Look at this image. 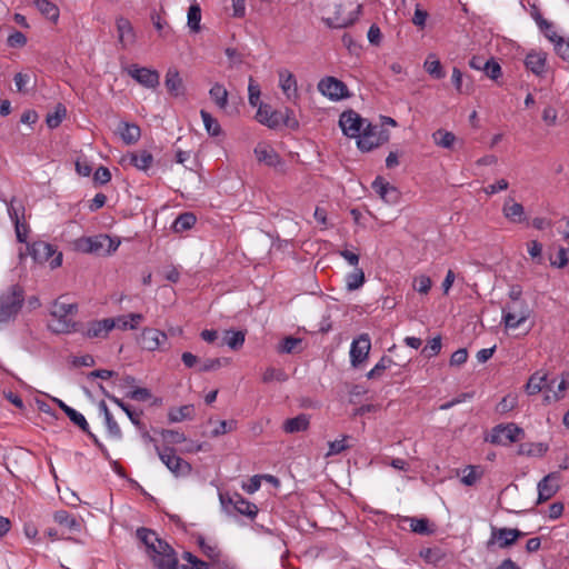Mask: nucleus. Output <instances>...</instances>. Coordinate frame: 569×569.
Returning <instances> with one entry per match:
<instances>
[{"instance_id":"f257e3e1","label":"nucleus","mask_w":569,"mask_h":569,"mask_svg":"<svg viewBox=\"0 0 569 569\" xmlns=\"http://www.w3.org/2000/svg\"><path fill=\"white\" fill-rule=\"evenodd\" d=\"M24 291L19 284L10 286L0 295V322L14 319L22 308Z\"/></svg>"},{"instance_id":"f03ea898","label":"nucleus","mask_w":569,"mask_h":569,"mask_svg":"<svg viewBox=\"0 0 569 569\" xmlns=\"http://www.w3.org/2000/svg\"><path fill=\"white\" fill-rule=\"evenodd\" d=\"M293 112L289 108L282 110H272L268 104H260L257 111V119L260 123L276 129L281 124L288 128H298V121L292 117Z\"/></svg>"},{"instance_id":"7ed1b4c3","label":"nucleus","mask_w":569,"mask_h":569,"mask_svg":"<svg viewBox=\"0 0 569 569\" xmlns=\"http://www.w3.org/2000/svg\"><path fill=\"white\" fill-rule=\"evenodd\" d=\"M77 309L76 303H64L60 300H56L50 310V316L53 318L52 322L49 325L50 329L57 333L70 332L74 326L70 316L76 313Z\"/></svg>"},{"instance_id":"20e7f679","label":"nucleus","mask_w":569,"mask_h":569,"mask_svg":"<svg viewBox=\"0 0 569 569\" xmlns=\"http://www.w3.org/2000/svg\"><path fill=\"white\" fill-rule=\"evenodd\" d=\"M156 452L161 462L170 470L177 478L188 477L192 472V466L177 455V451L171 446L160 448L154 445Z\"/></svg>"},{"instance_id":"39448f33","label":"nucleus","mask_w":569,"mask_h":569,"mask_svg":"<svg viewBox=\"0 0 569 569\" xmlns=\"http://www.w3.org/2000/svg\"><path fill=\"white\" fill-rule=\"evenodd\" d=\"M119 244L120 240L118 239L111 238L108 234H98L80 239L78 247L83 252L102 256L114 252Z\"/></svg>"},{"instance_id":"423d86ee","label":"nucleus","mask_w":569,"mask_h":569,"mask_svg":"<svg viewBox=\"0 0 569 569\" xmlns=\"http://www.w3.org/2000/svg\"><path fill=\"white\" fill-rule=\"evenodd\" d=\"M357 139L358 148L361 151L368 152L385 143L389 139V136L386 131L380 130L378 126H373L367 121Z\"/></svg>"},{"instance_id":"0eeeda50","label":"nucleus","mask_w":569,"mask_h":569,"mask_svg":"<svg viewBox=\"0 0 569 569\" xmlns=\"http://www.w3.org/2000/svg\"><path fill=\"white\" fill-rule=\"evenodd\" d=\"M530 316V309L526 300L508 302L502 308V320L506 328L516 329Z\"/></svg>"},{"instance_id":"6e6552de","label":"nucleus","mask_w":569,"mask_h":569,"mask_svg":"<svg viewBox=\"0 0 569 569\" xmlns=\"http://www.w3.org/2000/svg\"><path fill=\"white\" fill-rule=\"evenodd\" d=\"M29 250L34 261L49 262L51 269L58 268L62 263V253L57 252L56 248L46 241L33 242Z\"/></svg>"},{"instance_id":"1a4fd4ad","label":"nucleus","mask_w":569,"mask_h":569,"mask_svg":"<svg viewBox=\"0 0 569 569\" xmlns=\"http://www.w3.org/2000/svg\"><path fill=\"white\" fill-rule=\"evenodd\" d=\"M318 90L330 100L339 101L350 97L348 87L335 77L322 78L318 82Z\"/></svg>"},{"instance_id":"9d476101","label":"nucleus","mask_w":569,"mask_h":569,"mask_svg":"<svg viewBox=\"0 0 569 569\" xmlns=\"http://www.w3.org/2000/svg\"><path fill=\"white\" fill-rule=\"evenodd\" d=\"M522 435L523 430L515 423L498 425L492 429L488 441L493 445H507L518 441Z\"/></svg>"},{"instance_id":"9b49d317","label":"nucleus","mask_w":569,"mask_h":569,"mask_svg":"<svg viewBox=\"0 0 569 569\" xmlns=\"http://www.w3.org/2000/svg\"><path fill=\"white\" fill-rule=\"evenodd\" d=\"M367 120L361 118L359 113L353 110H348L341 113L339 126L342 132L349 138H357Z\"/></svg>"},{"instance_id":"f8f14e48","label":"nucleus","mask_w":569,"mask_h":569,"mask_svg":"<svg viewBox=\"0 0 569 569\" xmlns=\"http://www.w3.org/2000/svg\"><path fill=\"white\" fill-rule=\"evenodd\" d=\"M128 74L146 88L154 89L159 86V72L138 64H131L127 69Z\"/></svg>"},{"instance_id":"ddd939ff","label":"nucleus","mask_w":569,"mask_h":569,"mask_svg":"<svg viewBox=\"0 0 569 569\" xmlns=\"http://www.w3.org/2000/svg\"><path fill=\"white\" fill-rule=\"evenodd\" d=\"M137 537L148 548V551L150 552V557L153 561V565H156L157 557L162 556V553H161L162 548H160V547H163L164 545H169V543L161 540L154 531L147 529V528L138 529Z\"/></svg>"},{"instance_id":"4468645a","label":"nucleus","mask_w":569,"mask_h":569,"mask_svg":"<svg viewBox=\"0 0 569 569\" xmlns=\"http://www.w3.org/2000/svg\"><path fill=\"white\" fill-rule=\"evenodd\" d=\"M371 349V340L368 333L360 335L355 339L350 347V362L353 367L362 363Z\"/></svg>"},{"instance_id":"2eb2a0df","label":"nucleus","mask_w":569,"mask_h":569,"mask_svg":"<svg viewBox=\"0 0 569 569\" xmlns=\"http://www.w3.org/2000/svg\"><path fill=\"white\" fill-rule=\"evenodd\" d=\"M167 335L154 328H144L139 337V343L142 349L154 351L159 349L166 341Z\"/></svg>"},{"instance_id":"dca6fc26","label":"nucleus","mask_w":569,"mask_h":569,"mask_svg":"<svg viewBox=\"0 0 569 569\" xmlns=\"http://www.w3.org/2000/svg\"><path fill=\"white\" fill-rule=\"evenodd\" d=\"M559 476L557 472H550L538 482L537 503L546 502L551 499L559 490Z\"/></svg>"},{"instance_id":"f3484780","label":"nucleus","mask_w":569,"mask_h":569,"mask_svg":"<svg viewBox=\"0 0 569 569\" xmlns=\"http://www.w3.org/2000/svg\"><path fill=\"white\" fill-rule=\"evenodd\" d=\"M371 187L387 203L395 204L400 199V192L398 191V189L395 186L387 182L382 177H377L373 180Z\"/></svg>"},{"instance_id":"a211bd4d","label":"nucleus","mask_w":569,"mask_h":569,"mask_svg":"<svg viewBox=\"0 0 569 569\" xmlns=\"http://www.w3.org/2000/svg\"><path fill=\"white\" fill-rule=\"evenodd\" d=\"M122 164H130L138 170L147 171L151 168L153 163L152 154L147 150H138L133 152H129L121 159Z\"/></svg>"},{"instance_id":"6ab92c4d","label":"nucleus","mask_w":569,"mask_h":569,"mask_svg":"<svg viewBox=\"0 0 569 569\" xmlns=\"http://www.w3.org/2000/svg\"><path fill=\"white\" fill-rule=\"evenodd\" d=\"M162 548V556L156 559V569H192L188 565H179L177 552L170 545H164Z\"/></svg>"},{"instance_id":"aec40b11","label":"nucleus","mask_w":569,"mask_h":569,"mask_svg":"<svg viewBox=\"0 0 569 569\" xmlns=\"http://www.w3.org/2000/svg\"><path fill=\"white\" fill-rule=\"evenodd\" d=\"M119 43L123 49L132 46L136 42V32L132 23L124 17H119L116 20Z\"/></svg>"},{"instance_id":"412c9836","label":"nucleus","mask_w":569,"mask_h":569,"mask_svg":"<svg viewBox=\"0 0 569 569\" xmlns=\"http://www.w3.org/2000/svg\"><path fill=\"white\" fill-rule=\"evenodd\" d=\"M114 328H116V323L112 318L93 320V321L88 322L86 336L91 339L107 338L109 332Z\"/></svg>"},{"instance_id":"4be33fe9","label":"nucleus","mask_w":569,"mask_h":569,"mask_svg":"<svg viewBox=\"0 0 569 569\" xmlns=\"http://www.w3.org/2000/svg\"><path fill=\"white\" fill-rule=\"evenodd\" d=\"M503 217L513 223H520L526 220L525 208L521 203L516 202L513 198L508 197L502 206Z\"/></svg>"},{"instance_id":"5701e85b","label":"nucleus","mask_w":569,"mask_h":569,"mask_svg":"<svg viewBox=\"0 0 569 569\" xmlns=\"http://www.w3.org/2000/svg\"><path fill=\"white\" fill-rule=\"evenodd\" d=\"M253 152L257 160L268 167H277L281 163V159L276 150L266 143H259Z\"/></svg>"},{"instance_id":"b1692460","label":"nucleus","mask_w":569,"mask_h":569,"mask_svg":"<svg viewBox=\"0 0 569 569\" xmlns=\"http://www.w3.org/2000/svg\"><path fill=\"white\" fill-rule=\"evenodd\" d=\"M228 502L234 508L240 515L247 516L253 519L258 513V507L246 500L241 495L233 493L228 498Z\"/></svg>"},{"instance_id":"393cba45","label":"nucleus","mask_w":569,"mask_h":569,"mask_svg":"<svg viewBox=\"0 0 569 569\" xmlns=\"http://www.w3.org/2000/svg\"><path fill=\"white\" fill-rule=\"evenodd\" d=\"M547 54L541 51H531L526 56L525 64L536 76H542L546 72Z\"/></svg>"},{"instance_id":"a878e982","label":"nucleus","mask_w":569,"mask_h":569,"mask_svg":"<svg viewBox=\"0 0 569 569\" xmlns=\"http://www.w3.org/2000/svg\"><path fill=\"white\" fill-rule=\"evenodd\" d=\"M166 88L171 96L179 97L184 93V87L179 71L176 68H169L164 80Z\"/></svg>"},{"instance_id":"bb28decb","label":"nucleus","mask_w":569,"mask_h":569,"mask_svg":"<svg viewBox=\"0 0 569 569\" xmlns=\"http://www.w3.org/2000/svg\"><path fill=\"white\" fill-rule=\"evenodd\" d=\"M53 518L69 533H78L81 530V522L67 510L57 511Z\"/></svg>"},{"instance_id":"cd10ccee","label":"nucleus","mask_w":569,"mask_h":569,"mask_svg":"<svg viewBox=\"0 0 569 569\" xmlns=\"http://www.w3.org/2000/svg\"><path fill=\"white\" fill-rule=\"evenodd\" d=\"M118 130L126 144L136 143L141 136L140 128L134 123L121 122Z\"/></svg>"},{"instance_id":"c85d7f7f","label":"nucleus","mask_w":569,"mask_h":569,"mask_svg":"<svg viewBox=\"0 0 569 569\" xmlns=\"http://www.w3.org/2000/svg\"><path fill=\"white\" fill-rule=\"evenodd\" d=\"M309 422V416L306 413H300L297 417L287 419L283 422V430L287 433L305 431L308 429Z\"/></svg>"},{"instance_id":"c756f323","label":"nucleus","mask_w":569,"mask_h":569,"mask_svg":"<svg viewBox=\"0 0 569 569\" xmlns=\"http://www.w3.org/2000/svg\"><path fill=\"white\" fill-rule=\"evenodd\" d=\"M194 417V407L184 405L179 408H171L168 412V420L171 423L181 422L183 420H192Z\"/></svg>"},{"instance_id":"7c9ffc66","label":"nucleus","mask_w":569,"mask_h":569,"mask_svg":"<svg viewBox=\"0 0 569 569\" xmlns=\"http://www.w3.org/2000/svg\"><path fill=\"white\" fill-rule=\"evenodd\" d=\"M246 340V331L243 330H226L222 339V345L228 346L231 350H239L242 348Z\"/></svg>"},{"instance_id":"2f4dec72","label":"nucleus","mask_w":569,"mask_h":569,"mask_svg":"<svg viewBox=\"0 0 569 569\" xmlns=\"http://www.w3.org/2000/svg\"><path fill=\"white\" fill-rule=\"evenodd\" d=\"M209 96L219 109L224 110L227 108L229 93L223 84L216 82L210 88Z\"/></svg>"},{"instance_id":"473e14b6","label":"nucleus","mask_w":569,"mask_h":569,"mask_svg":"<svg viewBox=\"0 0 569 569\" xmlns=\"http://www.w3.org/2000/svg\"><path fill=\"white\" fill-rule=\"evenodd\" d=\"M280 87L283 93L291 98V93L297 94V80L295 76L288 70L279 71Z\"/></svg>"},{"instance_id":"72a5a7b5","label":"nucleus","mask_w":569,"mask_h":569,"mask_svg":"<svg viewBox=\"0 0 569 569\" xmlns=\"http://www.w3.org/2000/svg\"><path fill=\"white\" fill-rule=\"evenodd\" d=\"M495 539H497L498 545L501 549H506L515 543L511 536V528L493 529L491 539L488 541V546L493 543Z\"/></svg>"},{"instance_id":"f704fd0d","label":"nucleus","mask_w":569,"mask_h":569,"mask_svg":"<svg viewBox=\"0 0 569 569\" xmlns=\"http://www.w3.org/2000/svg\"><path fill=\"white\" fill-rule=\"evenodd\" d=\"M34 6L46 18L57 21L59 19V8L49 0H33Z\"/></svg>"},{"instance_id":"c9c22d12","label":"nucleus","mask_w":569,"mask_h":569,"mask_svg":"<svg viewBox=\"0 0 569 569\" xmlns=\"http://www.w3.org/2000/svg\"><path fill=\"white\" fill-rule=\"evenodd\" d=\"M366 281L365 272L360 268H355V270L346 276V288L348 291L358 290L363 286Z\"/></svg>"},{"instance_id":"e433bc0d","label":"nucleus","mask_w":569,"mask_h":569,"mask_svg":"<svg viewBox=\"0 0 569 569\" xmlns=\"http://www.w3.org/2000/svg\"><path fill=\"white\" fill-rule=\"evenodd\" d=\"M426 71L435 79H442L446 72L441 66V62L436 59L435 54H429L423 64Z\"/></svg>"},{"instance_id":"4c0bfd02","label":"nucleus","mask_w":569,"mask_h":569,"mask_svg":"<svg viewBox=\"0 0 569 569\" xmlns=\"http://www.w3.org/2000/svg\"><path fill=\"white\" fill-rule=\"evenodd\" d=\"M547 387V375L536 372L533 373L526 385V390L529 395H536Z\"/></svg>"},{"instance_id":"58836bf2","label":"nucleus","mask_w":569,"mask_h":569,"mask_svg":"<svg viewBox=\"0 0 569 569\" xmlns=\"http://www.w3.org/2000/svg\"><path fill=\"white\" fill-rule=\"evenodd\" d=\"M196 221L197 218L192 212H184L177 217L172 227L176 232H182L191 229Z\"/></svg>"},{"instance_id":"ea45409f","label":"nucleus","mask_w":569,"mask_h":569,"mask_svg":"<svg viewBox=\"0 0 569 569\" xmlns=\"http://www.w3.org/2000/svg\"><path fill=\"white\" fill-rule=\"evenodd\" d=\"M451 81L458 93L470 94L472 92L471 83L467 82L463 84V74L457 67L452 69Z\"/></svg>"},{"instance_id":"a19ab883","label":"nucleus","mask_w":569,"mask_h":569,"mask_svg":"<svg viewBox=\"0 0 569 569\" xmlns=\"http://www.w3.org/2000/svg\"><path fill=\"white\" fill-rule=\"evenodd\" d=\"M67 114V109L63 104L58 103L53 112H49L46 117V123L49 128L54 129L60 126Z\"/></svg>"},{"instance_id":"79ce46f5","label":"nucleus","mask_w":569,"mask_h":569,"mask_svg":"<svg viewBox=\"0 0 569 569\" xmlns=\"http://www.w3.org/2000/svg\"><path fill=\"white\" fill-rule=\"evenodd\" d=\"M432 138L437 146L446 149H450L456 141V136L452 132L442 129L433 132Z\"/></svg>"},{"instance_id":"37998d69","label":"nucleus","mask_w":569,"mask_h":569,"mask_svg":"<svg viewBox=\"0 0 569 569\" xmlns=\"http://www.w3.org/2000/svg\"><path fill=\"white\" fill-rule=\"evenodd\" d=\"M200 116L203 121L204 128L210 136L217 137L221 133V127L218 120L214 119L208 111L201 110Z\"/></svg>"},{"instance_id":"c03bdc74","label":"nucleus","mask_w":569,"mask_h":569,"mask_svg":"<svg viewBox=\"0 0 569 569\" xmlns=\"http://www.w3.org/2000/svg\"><path fill=\"white\" fill-rule=\"evenodd\" d=\"M393 360L388 357V356H383L380 358V360L376 363V366L367 373V377L369 379H377V378H380L382 376V373L391 368V366L393 365Z\"/></svg>"},{"instance_id":"a18cd8bd","label":"nucleus","mask_w":569,"mask_h":569,"mask_svg":"<svg viewBox=\"0 0 569 569\" xmlns=\"http://www.w3.org/2000/svg\"><path fill=\"white\" fill-rule=\"evenodd\" d=\"M288 380V375L282 369L269 367L262 375V381L269 383L271 381L284 382Z\"/></svg>"},{"instance_id":"49530a36","label":"nucleus","mask_w":569,"mask_h":569,"mask_svg":"<svg viewBox=\"0 0 569 569\" xmlns=\"http://www.w3.org/2000/svg\"><path fill=\"white\" fill-rule=\"evenodd\" d=\"M482 476V471L479 467L468 466L463 469V476L461 482L466 486H473Z\"/></svg>"},{"instance_id":"de8ad7c7","label":"nucleus","mask_w":569,"mask_h":569,"mask_svg":"<svg viewBox=\"0 0 569 569\" xmlns=\"http://www.w3.org/2000/svg\"><path fill=\"white\" fill-rule=\"evenodd\" d=\"M229 363V360L227 358H213V359H206L202 361L198 368L199 372H209V371H216L220 369L222 366H226Z\"/></svg>"},{"instance_id":"09e8293b","label":"nucleus","mask_w":569,"mask_h":569,"mask_svg":"<svg viewBox=\"0 0 569 569\" xmlns=\"http://www.w3.org/2000/svg\"><path fill=\"white\" fill-rule=\"evenodd\" d=\"M201 9L198 4L190 6L188 10V26L193 32L200 30Z\"/></svg>"},{"instance_id":"8fccbe9b","label":"nucleus","mask_w":569,"mask_h":569,"mask_svg":"<svg viewBox=\"0 0 569 569\" xmlns=\"http://www.w3.org/2000/svg\"><path fill=\"white\" fill-rule=\"evenodd\" d=\"M197 542L202 552L204 553V556H207L211 561L220 557L221 551L217 545L208 543L206 539L201 536L198 537Z\"/></svg>"},{"instance_id":"3c124183","label":"nucleus","mask_w":569,"mask_h":569,"mask_svg":"<svg viewBox=\"0 0 569 569\" xmlns=\"http://www.w3.org/2000/svg\"><path fill=\"white\" fill-rule=\"evenodd\" d=\"M160 435L168 445H179L187 440L184 433L177 430L162 429Z\"/></svg>"},{"instance_id":"603ef678","label":"nucleus","mask_w":569,"mask_h":569,"mask_svg":"<svg viewBox=\"0 0 569 569\" xmlns=\"http://www.w3.org/2000/svg\"><path fill=\"white\" fill-rule=\"evenodd\" d=\"M419 555L426 562L435 565L443 558V553L439 548H425L420 550Z\"/></svg>"},{"instance_id":"864d4df0","label":"nucleus","mask_w":569,"mask_h":569,"mask_svg":"<svg viewBox=\"0 0 569 569\" xmlns=\"http://www.w3.org/2000/svg\"><path fill=\"white\" fill-rule=\"evenodd\" d=\"M302 340L295 337H286L278 347L280 353H293L297 348L301 345Z\"/></svg>"},{"instance_id":"5fc2aeb1","label":"nucleus","mask_w":569,"mask_h":569,"mask_svg":"<svg viewBox=\"0 0 569 569\" xmlns=\"http://www.w3.org/2000/svg\"><path fill=\"white\" fill-rule=\"evenodd\" d=\"M488 78L491 80H497L501 77V67L495 59H489L483 62L482 70Z\"/></svg>"},{"instance_id":"6e6d98bb","label":"nucleus","mask_w":569,"mask_h":569,"mask_svg":"<svg viewBox=\"0 0 569 569\" xmlns=\"http://www.w3.org/2000/svg\"><path fill=\"white\" fill-rule=\"evenodd\" d=\"M66 416L83 432H89V423L82 413L71 408L67 411Z\"/></svg>"},{"instance_id":"4d7b16f0","label":"nucleus","mask_w":569,"mask_h":569,"mask_svg":"<svg viewBox=\"0 0 569 569\" xmlns=\"http://www.w3.org/2000/svg\"><path fill=\"white\" fill-rule=\"evenodd\" d=\"M410 528L413 532L419 535H429L431 532L429 530V521L426 518H411Z\"/></svg>"},{"instance_id":"13d9d810","label":"nucleus","mask_w":569,"mask_h":569,"mask_svg":"<svg viewBox=\"0 0 569 569\" xmlns=\"http://www.w3.org/2000/svg\"><path fill=\"white\" fill-rule=\"evenodd\" d=\"M106 427L108 430V435L111 438H114L117 440H120L122 438V431L118 425V422L114 420L112 415H107V418H104Z\"/></svg>"},{"instance_id":"bf43d9fd","label":"nucleus","mask_w":569,"mask_h":569,"mask_svg":"<svg viewBox=\"0 0 569 569\" xmlns=\"http://www.w3.org/2000/svg\"><path fill=\"white\" fill-rule=\"evenodd\" d=\"M237 428V421L236 420H221L217 428H214L211 431L212 437H219L222 435H226L228 432H231Z\"/></svg>"},{"instance_id":"052dcab7","label":"nucleus","mask_w":569,"mask_h":569,"mask_svg":"<svg viewBox=\"0 0 569 569\" xmlns=\"http://www.w3.org/2000/svg\"><path fill=\"white\" fill-rule=\"evenodd\" d=\"M441 350V338L438 336L431 339L428 345L422 349V353L427 358H432L437 356Z\"/></svg>"},{"instance_id":"680f3d73","label":"nucleus","mask_w":569,"mask_h":569,"mask_svg":"<svg viewBox=\"0 0 569 569\" xmlns=\"http://www.w3.org/2000/svg\"><path fill=\"white\" fill-rule=\"evenodd\" d=\"M431 284H432L431 279L425 274L419 276V277L415 278V280H413L415 290H417L419 293H422V295H426L429 292Z\"/></svg>"},{"instance_id":"e2e57ef3","label":"nucleus","mask_w":569,"mask_h":569,"mask_svg":"<svg viewBox=\"0 0 569 569\" xmlns=\"http://www.w3.org/2000/svg\"><path fill=\"white\" fill-rule=\"evenodd\" d=\"M248 93H249V103L252 107H257L260 100V87L258 83L253 81L252 78L249 79V86H248Z\"/></svg>"},{"instance_id":"0e129e2a","label":"nucleus","mask_w":569,"mask_h":569,"mask_svg":"<svg viewBox=\"0 0 569 569\" xmlns=\"http://www.w3.org/2000/svg\"><path fill=\"white\" fill-rule=\"evenodd\" d=\"M347 439H349L348 436H343L340 440H335L329 442V451L327 456H333L339 455L346 449L349 448V445L346 443Z\"/></svg>"},{"instance_id":"69168bd1","label":"nucleus","mask_w":569,"mask_h":569,"mask_svg":"<svg viewBox=\"0 0 569 569\" xmlns=\"http://www.w3.org/2000/svg\"><path fill=\"white\" fill-rule=\"evenodd\" d=\"M517 406V397L508 395L501 399L497 406V410L501 413H506L512 410Z\"/></svg>"},{"instance_id":"338daca9","label":"nucleus","mask_w":569,"mask_h":569,"mask_svg":"<svg viewBox=\"0 0 569 569\" xmlns=\"http://www.w3.org/2000/svg\"><path fill=\"white\" fill-rule=\"evenodd\" d=\"M7 43L12 48L23 47L27 43V37L20 31H14L8 37Z\"/></svg>"},{"instance_id":"774afa93","label":"nucleus","mask_w":569,"mask_h":569,"mask_svg":"<svg viewBox=\"0 0 569 569\" xmlns=\"http://www.w3.org/2000/svg\"><path fill=\"white\" fill-rule=\"evenodd\" d=\"M555 49L563 60L569 62V40L559 39L555 44Z\"/></svg>"}]
</instances>
